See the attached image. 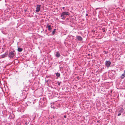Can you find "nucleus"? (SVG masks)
Wrapping results in <instances>:
<instances>
[{
    "label": "nucleus",
    "instance_id": "1",
    "mask_svg": "<svg viewBox=\"0 0 125 125\" xmlns=\"http://www.w3.org/2000/svg\"><path fill=\"white\" fill-rule=\"evenodd\" d=\"M69 15L68 12H63L61 15V17H62V18L63 19L65 18V17Z\"/></svg>",
    "mask_w": 125,
    "mask_h": 125
},
{
    "label": "nucleus",
    "instance_id": "2",
    "mask_svg": "<svg viewBox=\"0 0 125 125\" xmlns=\"http://www.w3.org/2000/svg\"><path fill=\"white\" fill-rule=\"evenodd\" d=\"M15 55V53L14 52H10L9 55V57L10 58H13Z\"/></svg>",
    "mask_w": 125,
    "mask_h": 125
},
{
    "label": "nucleus",
    "instance_id": "3",
    "mask_svg": "<svg viewBox=\"0 0 125 125\" xmlns=\"http://www.w3.org/2000/svg\"><path fill=\"white\" fill-rule=\"evenodd\" d=\"M41 7V5H38L37 6L36 8V11L37 12H38L40 10V7Z\"/></svg>",
    "mask_w": 125,
    "mask_h": 125
},
{
    "label": "nucleus",
    "instance_id": "4",
    "mask_svg": "<svg viewBox=\"0 0 125 125\" xmlns=\"http://www.w3.org/2000/svg\"><path fill=\"white\" fill-rule=\"evenodd\" d=\"M111 64V62L109 61H106L105 62V65L107 67L110 66Z\"/></svg>",
    "mask_w": 125,
    "mask_h": 125
},
{
    "label": "nucleus",
    "instance_id": "5",
    "mask_svg": "<svg viewBox=\"0 0 125 125\" xmlns=\"http://www.w3.org/2000/svg\"><path fill=\"white\" fill-rule=\"evenodd\" d=\"M77 38L78 40L80 41H82V38L80 36H78L77 37Z\"/></svg>",
    "mask_w": 125,
    "mask_h": 125
},
{
    "label": "nucleus",
    "instance_id": "6",
    "mask_svg": "<svg viewBox=\"0 0 125 125\" xmlns=\"http://www.w3.org/2000/svg\"><path fill=\"white\" fill-rule=\"evenodd\" d=\"M55 55L57 57H59L60 56V54L58 52H57L56 54Z\"/></svg>",
    "mask_w": 125,
    "mask_h": 125
},
{
    "label": "nucleus",
    "instance_id": "7",
    "mask_svg": "<svg viewBox=\"0 0 125 125\" xmlns=\"http://www.w3.org/2000/svg\"><path fill=\"white\" fill-rule=\"evenodd\" d=\"M7 55V54L5 53V54L2 55V58H4L6 57Z\"/></svg>",
    "mask_w": 125,
    "mask_h": 125
},
{
    "label": "nucleus",
    "instance_id": "8",
    "mask_svg": "<svg viewBox=\"0 0 125 125\" xmlns=\"http://www.w3.org/2000/svg\"><path fill=\"white\" fill-rule=\"evenodd\" d=\"M18 50L19 52H21L22 50V49L21 48H18Z\"/></svg>",
    "mask_w": 125,
    "mask_h": 125
},
{
    "label": "nucleus",
    "instance_id": "9",
    "mask_svg": "<svg viewBox=\"0 0 125 125\" xmlns=\"http://www.w3.org/2000/svg\"><path fill=\"white\" fill-rule=\"evenodd\" d=\"M125 76V74L124 73L123 74H122V76H121V77L122 78H123Z\"/></svg>",
    "mask_w": 125,
    "mask_h": 125
},
{
    "label": "nucleus",
    "instance_id": "10",
    "mask_svg": "<svg viewBox=\"0 0 125 125\" xmlns=\"http://www.w3.org/2000/svg\"><path fill=\"white\" fill-rule=\"evenodd\" d=\"M56 75L57 77H59L60 75V73H56Z\"/></svg>",
    "mask_w": 125,
    "mask_h": 125
},
{
    "label": "nucleus",
    "instance_id": "11",
    "mask_svg": "<svg viewBox=\"0 0 125 125\" xmlns=\"http://www.w3.org/2000/svg\"><path fill=\"white\" fill-rule=\"evenodd\" d=\"M48 30H51V28L50 26H48Z\"/></svg>",
    "mask_w": 125,
    "mask_h": 125
},
{
    "label": "nucleus",
    "instance_id": "12",
    "mask_svg": "<svg viewBox=\"0 0 125 125\" xmlns=\"http://www.w3.org/2000/svg\"><path fill=\"white\" fill-rule=\"evenodd\" d=\"M55 29H54V30L52 31V33L53 34H54V33L55 32Z\"/></svg>",
    "mask_w": 125,
    "mask_h": 125
},
{
    "label": "nucleus",
    "instance_id": "13",
    "mask_svg": "<svg viewBox=\"0 0 125 125\" xmlns=\"http://www.w3.org/2000/svg\"><path fill=\"white\" fill-rule=\"evenodd\" d=\"M121 115V114H120V113L118 114V116H119L120 115Z\"/></svg>",
    "mask_w": 125,
    "mask_h": 125
},
{
    "label": "nucleus",
    "instance_id": "14",
    "mask_svg": "<svg viewBox=\"0 0 125 125\" xmlns=\"http://www.w3.org/2000/svg\"><path fill=\"white\" fill-rule=\"evenodd\" d=\"M58 84L59 85H60V83H59V82H58Z\"/></svg>",
    "mask_w": 125,
    "mask_h": 125
},
{
    "label": "nucleus",
    "instance_id": "15",
    "mask_svg": "<svg viewBox=\"0 0 125 125\" xmlns=\"http://www.w3.org/2000/svg\"><path fill=\"white\" fill-rule=\"evenodd\" d=\"M105 54H107V52H105Z\"/></svg>",
    "mask_w": 125,
    "mask_h": 125
},
{
    "label": "nucleus",
    "instance_id": "16",
    "mask_svg": "<svg viewBox=\"0 0 125 125\" xmlns=\"http://www.w3.org/2000/svg\"><path fill=\"white\" fill-rule=\"evenodd\" d=\"M64 117L65 118L66 117V116H64Z\"/></svg>",
    "mask_w": 125,
    "mask_h": 125
},
{
    "label": "nucleus",
    "instance_id": "17",
    "mask_svg": "<svg viewBox=\"0 0 125 125\" xmlns=\"http://www.w3.org/2000/svg\"><path fill=\"white\" fill-rule=\"evenodd\" d=\"M125 73V71H124V73Z\"/></svg>",
    "mask_w": 125,
    "mask_h": 125
},
{
    "label": "nucleus",
    "instance_id": "18",
    "mask_svg": "<svg viewBox=\"0 0 125 125\" xmlns=\"http://www.w3.org/2000/svg\"><path fill=\"white\" fill-rule=\"evenodd\" d=\"M87 15H87V14H86V16H87Z\"/></svg>",
    "mask_w": 125,
    "mask_h": 125
}]
</instances>
